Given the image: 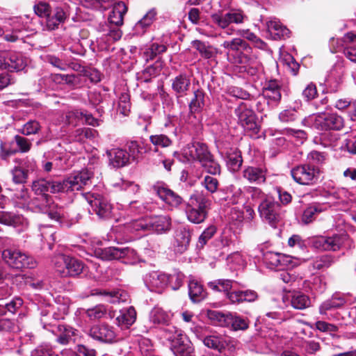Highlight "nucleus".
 I'll return each mask as SVG.
<instances>
[{
    "mask_svg": "<svg viewBox=\"0 0 356 356\" xmlns=\"http://www.w3.org/2000/svg\"><path fill=\"white\" fill-rule=\"evenodd\" d=\"M0 223L18 228V232L25 229L29 224L23 216L3 211H0Z\"/></svg>",
    "mask_w": 356,
    "mask_h": 356,
    "instance_id": "29",
    "label": "nucleus"
},
{
    "mask_svg": "<svg viewBox=\"0 0 356 356\" xmlns=\"http://www.w3.org/2000/svg\"><path fill=\"white\" fill-rule=\"evenodd\" d=\"M67 18V13L60 7H56L51 10L46 18V24L49 30H54L63 23Z\"/></svg>",
    "mask_w": 356,
    "mask_h": 356,
    "instance_id": "38",
    "label": "nucleus"
},
{
    "mask_svg": "<svg viewBox=\"0 0 356 356\" xmlns=\"http://www.w3.org/2000/svg\"><path fill=\"white\" fill-rule=\"evenodd\" d=\"M136 319V312L134 307L130 306L120 311V314L116 317V321L119 326L128 328Z\"/></svg>",
    "mask_w": 356,
    "mask_h": 356,
    "instance_id": "41",
    "label": "nucleus"
},
{
    "mask_svg": "<svg viewBox=\"0 0 356 356\" xmlns=\"http://www.w3.org/2000/svg\"><path fill=\"white\" fill-rule=\"evenodd\" d=\"M204 105V94L203 91L197 90L194 92V97L189 104L192 113L200 112Z\"/></svg>",
    "mask_w": 356,
    "mask_h": 356,
    "instance_id": "55",
    "label": "nucleus"
},
{
    "mask_svg": "<svg viewBox=\"0 0 356 356\" xmlns=\"http://www.w3.org/2000/svg\"><path fill=\"white\" fill-rule=\"evenodd\" d=\"M203 327H195L193 332L204 345L209 348L223 353L226 348V338L219 335H205L202 333Z\"/></svg>",
    "mask_w": 356,
    "mask_h": 356,
    "instance_id": "20",
    "label": "nucleus"
},
{
    "mask_svg": "<svg viewBox=\"0 0 356 356\" xmlns=\"http://www.w3.org/2000/svg\"><path fill=\"white\" fill-rule=\"evenodd\" d=\"M29 26L21 17H15L9 19L3 28L0 27V35L7 42H14L19 40H23L28 32Z\"/></svg>",
    "mask_w": 356,
    "mask_h": 356,
    "instance_id": "10",
    "label": "nucleus"
},
{
    "mask_svg": "<svg viewBox=\"0 0 356 356\" xmlns=\"http://www.w3.org/2000/svg\"><path fill=\"white\" fill-rule=\"evenodd\" d=\"M327 208L325 204L319 203H313L310 204L303 212L302 220L305 224H308L314 220L316 215L324 211Z\"/></svg>",
    "mask_w": 356,
    "mask_h": 356,
    "instance_id": "45",
    "label": "nucleus"
},
{
    "mask_svg": "<svg viewBox=\"0 0 356 356\" xmlns=\"http://www.w3.org/2000/svg\"><path fill=\"white\" fill-rule=\"evenodd\" d=\"M335 42L338 45L343 47L345 56L351 62L356 63V33L348 32L341 40L332 38L331 44H334Z\"/></svg>",
    "mask_w": 356,
    "mask_h": 356,
    "instance_id": "24",
    "label": "nucleus"
},
{
    "mask_svg": "<svg viewBox=\"0 0 356 356\" xmlns=\"http://www.w3.org/2000/svg\"><path fill=\"white\" fill-rule=\"evenodd\" d=\"M56 335V341L61 345H67L74 341L76 330L66 325H58L54 330Z\"/></svg>",
    "mask_w": 356,
    "mask_h": 356,
    "instance_id": "34",
    "label": "nucleus"
},
{
    "mask_svg": "<svg viewBox=\"0 0 356 356\" xmlns=\"http://www.w3.org/2000/svg\"><path fill=\"white\" fill-rule=\"evenodd\" d=\"M27 209L35 213H47L51 219L60 221L63 216L61 208H54L50 196H37L27 204Z\"/></svg>",
    "mask_w": 356,
    "mask_h": 356,
    "instance_id": "11",
    "label": "nucleus"
},
{
    "mask_svg": "<svg viewBox=\"0 0 356 356\" xmlns=\"http://www.w3.org/2000/svg\"><path fill=\"white\" fill-rule=\"evenodd\" d=\"M15 162L28 175L37 170L36 161L33 158L26 156L24 159H15Z\"/></svg>",
    "mask_w": 356,
    "mask_h": 356,
    "instance_id": "62",
    "label": "nucleus"
},
{
    "mask_svg": "<svg viewBox=\"0 0 356 356\" xmlns=\"http://www.w3.org/2000/svg\"><path fill=\"white\" fill-rule=\"evenodd\" d=\"M26 65V60L21 53L6 51L5 56V69L10 71L23 70Z\"/></svg>",
    "mask_w": 356,
    "mask_h": 356,
    "instance_id": "30",
    "label": "nucleus"
},
{
    "mask_svg": "<svg viewBox=\"0 0 356 356\" xmlns=\"http://www.w3.org/2000/svg\"><path fill=\"white\" fill-rule=\"evenodd\" d=\"M192 46L200 53V56L207 60L216 61L218 49L211 45L196 40L192 42Z\"/></svg>",
    "mask_w": 356,
    "mask_h": 356,
    "instance_id": "40",
    "label": "nucleus"
},
{
    "mask_svg": "<svg viewBox=\"0 0 356 356\" xmlns=\"http://www.w3.org/2000/svg\"><path fill=\"white\" fill-rule=\"evenodd\" d=\"M346 303V298L344 295L334 294L330 298L323 302L319 306L320 314L324 316L326 319L334 321L338 319L337 311Z\"/></svg>",
    "mask_w": 356,
    "mask_h": 356,
    "instance_id": "15",
    "label": "nucleus"
},
{
    "mask_svg": "<svg viewBox=\"0 0 356 356\" xmlns=\"http://www.w3.org/2000/svg\"><path fill=\"white\" fill-rule=\"evenodd\" d=\"M2 258L8 266L15 269L33 268L36 266V261L32 257L15 248L3 250Z\"/></svg>",
    "mask_w": 356,
    "mask_h": 356,
    "instance_id": "9",
    "label": "nucleus"
},
{
    "mask_svg": "<svg viewBox=\"0 0 356 356\" xmlns=\"http://www.w3.org/2000/svg\"><path fill=\"white\" fill-rule=\"evenodd\" d=\"M42 129L40 123L35 120H30L21 128L17 129V132L24 136L35 135L39 134Z\"/></svg>",
    "mask_w": 356,
    "mask_h": 356,
    "instance_id": "51",
    "label": "nucleus"
},
{
    "mask_svg": "<svg viewBox=\"0 0 356 356\" xmlns=\"http://www.w3.org/2000/svg\"><path fill=\"white\" fill-rule=\"evenodd\" d=\"M245 193L248 198H250L253 202H264L268 197L271 196L265 194L260 188L249 186L245 189Z\"/></svg>",
    "mask_w": 356,
    "mask_h": 356,
    "instance_id": "61",
    "label": "nucleus"
},
{
    "mask_svg": "<svg viewBox=\"0 0 356 356\" xmlns=\"http://www.w3.org/2000/svg\"><path fill=\"white\" fill-rule=\"evenodd\" d=\"M243 177L250 182L263 183L266 181V170L263 168L249 166L243 170Z\"/></svg>",
    "mask_w": 356,
    "mask_h": 356,
    "instance_id": "44",
    "label": "nucleus"
},
{
    "mask_svg": "<svg viewBox=\"0 0 356 356\" xmlns=\"http://www.w3.org/2000/svg\"><path fill=\"white\" fill-rule=\"evenodd\" d=\"M91 209L89 212L95 213L99 218L108 219L112 216L113 207L108 200L103 195L89 192L82 194Z\"/></svg>",
    "mask_w": 356,
    "mask_h": 356,
    "instance_id": "13",
    "label": "nucleus"
},
{
    "mask_svg": "<svg viewBox=\"0 0 356 356\" xmlns=\"http://www.w3.org/2000/svg\"><path fill=\"white\" fill-rule=\"evenodd\" d=\"M242 163L243 159L240 152L235 150L228 154L227 165L230 171H238L241 168Z\"/></svg>",
    "mask_w": 356,
    "mask_h": 356,
    "instance_id": "53",
    "label": "nucleus"
},
{
    "mask_svg": "<svg viewBox=\"0 0 356 356\" xmlns=\"http://www.w3.org/2000/svg\"><path fill=\"white\" fill-rule=\"evenodd\" d=\"M158 12L155 8L149 9L134 26L133 35L141 36L145 34L157 19Z\"/></svg>",
    "mask_w": 356,
    "mask_h": 356,
    "instance_id": "26",
    "label": "nucleus"
},
{
    "mask_svg": "<svg viewBox=\"0 0 356 356\" xmlns=\"http://www.w3.org/2000/svg\"><path fill=\"white\" fill-rule=\"evenodd\" d=\"M344 74L343 66L341 63L335 64L329 72L327 77V81L329 84L336 83L337 85L342 82Z\"/></svg>",
    "mask_w": 356,
    "mask_h": 356,
    "instance_id": "50",
    "label": "nucleus"
},
{
    "mask_svg": "<svg viewBox=\"0 0 356 356\" xmlns=\"http://www.w3.org/2000/svg\"><path fill=\"white\" fill-rule=\"evenodd\" d=\"M258 298L257 293L255 291L247 290H233L232 293L228 296V300L231 304L238 305L244 302H252Z\"/></svg>",
    "mask_w": 356,
    "mask_h": 356,
    "instance_id": "32",
    "label": "nucleus"
},
{
    "mask_svg": "<svg viewBox=\"0 0 356 356\" xmlns=\"http://www.w3.org/2000/svg\"><path fill=\"white\" fill-rule=\"evenodd\" d=\"M350 241L346 234H336L330 236H320L310 238L311 245L323 251H337Z\"/></svg>",
    "mask_w": 356,
    "mask_h": 356,
    "instance_id": "12",
    "label": "nucleus"
},
{
    "mask_svg": "<svg viewBox=\"0 0 356 356\" xmlns=\"http://www.w3.org/2000/svg\"><path fill=\"white\" fill-rule=\"evenodd\" d=\"M221 46L226 50L227 60L240 65L241 72L252 78L257 79L263 71L262 65L257 56L253 53L250 45L241 38L225 40Z\"/></svg>",
    "mask_w": 356,
    "mask_h": 356,
    "instance_id": "1",
    "label": "nucleus"
},
{
    "mask_svg": "<svg viewBox=\"0 0 356 356\" xmlns=\"http://www.w3.org/2000/svg\"><path fill=\"white\" fill-rule=\"evenodd\" d=\"M171 346L175 356H194V348L191 341L186 335H180Z\"/></svg>",
    "mask_w": 356,
    "mask_h": 356,
    "instance_id": "28",
    "label": "nucleus"
},
{
    "mask_svg": "<svg viewBox=\"0 0 356 356\" xmlns=\"http://www.w3.org/2000/svg\"><path fill=\"white\" fill-rule=\"evenodd\" d=\"M282 257L279 253L267 251L263 253L262 260L267 268L273 269L280 264Z\"/></svg>",
    "mask_w": 356,
    "mask_h": 356,
    "instance_id": "52",
    "label": "nucleus"
},
{
    "mask_svg": "<svg viewBox=\"0 0 356 356\" xmlns=\"http://www.w3.org/2000/svg\"><path fill=\"white\" fill-rule=\"evenodd\" d=\"M153 190L159 198L170 208L177 207L182 202V198L163 182H156Z\"/></svg>",
    "mask_w": 356,
    "mask_h": 356,
    "instance_id": "19",
    "label": "nucleus"
},
{
    "mask_svg": "<svg viewBox=\"0 0 356 356\" xmlns=\"http://www.w3.org/2000/svg\"><path fill=\"white\" fill-rule=\"evenodd\" d=\"M341 149L351 154H356V134L348 135L343 140Z\"/></svg>",
    "mask_w": 356,
    "mask_h": 356,
    "instance_id": "64",
    "label": "nucleus"
},
{
    "mask_svg": "<svg viewBox=\"0 0 356 356\" xmlns=\"http://www.w3.org/2000/svg\"><path fill=\"white\" fill-rule=\"evenodd\" d=\"M118 229L122 230L124 234L127 237V239L129 238L128 237L129 234H134L140 231L149 232L147 216L127 222L122 225V227H120Z\"/></svg>",
    "mask_w": 356,
    "mask_h": 356,
    "instance_id": "31",
    "label": "nucleus"
},
{
    "mask_svg": "<svg viewBox=\"0 0 356 356\" xmlns=\"http://www.w3.org/2000/svg\"><path fill=\"white\" fill-rule=\"evenodd\" d=\"M188 294L191 300L199 302L205 298L206 293L202 286L195 280H191L188 284Z\"/></svg>",
    "mask_w": 356,
    "mask_h": 356,
    "instance_id": "46",
    "label": "nucleus"
},
{
    "mask_svg": "<svg viewBox=\"0 0 356 356\" xmlns=\"http://www.w3.org/2000/svg\"><path fill=\"white\" fill-rule=\"evenodd\" d=\"M88 334L94 340L102 343H112L118 340L115 328L105 323L92 325Z\"/></svg>",
    "mask_w": 356,
    "mask_h": 356,
    "instance_id": "17",
    "label": "nucleus"
},
{
    "mask_svg": "<svg viewBox=\"0 0 356 356\" xmlns=\"http://www.w3.org/2000/svg\"><path fill=\"white\" fill-rule=\"evenodd\" d=\"M92 295H100L104 296V300L111 303L124 302L128 300V294L121 290L107 291L106 290H93Z\"/></svg>",
    "mask_w": 356,
    "mask_h": 356,
    "instance_id": "39",
    "label": "nucleus"
},
{
    "mask_svg": "<svg viewBox=\"0 0 356 356\" xmlns=\"http://www.w3.org/2000/svg\"><path fill=\"white\" fill-rule=\"evenodd\" d=\"M114 0H80L81 4L88 8L106 10Z\"/></svg>",
    "mask_w": 356,
    "mask_h": 356,
    "instance_id": "59",
    "label": "nucleus"
},
{
    "mask_svg": "<svg viewBox=\"0 0 356 356\" xmlns=\"http://www.w3.org/2000/svg\"><path fill=\"white\" fill-rule=\"evenodd\" d=\"M111 5L112 9L108 17L110 24H99L97 27L99 35L97 37L96 42L100 51H107L113 42L121 38L122 34L118 26L123 24L127 6L123 1H117L113 4L112 3Z\"/></svg>",
    "mask_w": 356,
    "mask_h": 356,
    "instance_id": "3",
    "label": "nucleus"
},
{
    "mask_svg": "<svg viewBox=\"0 0 356 356\" xmlns=\"http://www.w3.org/2000/svg\"><path fill=\"white\" fill-rule=\"evenodd\" d=\"M235 113L246 134L252 138H259L260 126L257 122L256 115L250 106L242 102L236 108Z\"/></svg>",
    "mask_w": 356,
    "mask_h": 356,
    "instance_id": "8",
    "label": "nucleus"
},
{
    "mask_svg": "<svg viewBox=\"0 0 356 356\" xmlns=\"http://www.w3.org/2000/svg\"><path fill=\"white\" fill-rule=\"evenodd\" d=\"M293 180L301 185H313L318 182L320 176L318 167L312 163L299 165L291 170Z\"/></svg>",
    "mask_w": 356,
    "mask_h": 356,
    "instance_id": "14",
    "label": "nucleus"
},
{
    "mask_svg": "<svg viewBox=\"0 0 356 356\" xmlns=\"http://www.w3.org/2000/svg\"><path fill=\"white\" fill-rule=\"evenodd\" d=\"M143 281L146 287L156 293H161L168 286L167 274L161 271H152L143 277Z\"/></svg>",
    "mask_w": 356,
    "mask_h": 356,
    "instance_id": "21",
    "label": "nucleus"
},
{
    "mask_svg": "<svg viewBox=\"0 0 356 356\" xmlns=\"http://www.w3.org/2000/svg\"><path fill=\"white\" fill-rule=\"evenodd\" d=\"M216 227L214 225H211L205 229L199 236L197 242V248L202 249L207 242L213 236L216 232Z\"/></svg>",
    "mask_w": 356,
    "mask_h": 356,
    "instance_id": "63",
    "label": "nucleus"
},
{
    "mask_svg": "<svg viewBox=\"0 0 356 356\" xmlns=\"http://www.w3.org/2000/svg\"><path fill=\"white\" fill-rule=\"evenodd\" d=\"M182 154L187 161L196 160L200 163L203 161H208L211 156L207 146L199 142L188 144L183 149Z\"/></svg>",
    "mask_w": 356,
    "mask_h": 356,
    "instance_id": "18",
    "label": "nucleus"
},
{
    "mask_svg": "<svg viewBox=\"0 0 356 356\" xmlns=\"http://www.w3.org/2000/svg\"><path fill=\"white\" fill-rule=\"evenodd\" d=\"M97 257L102 260L119 259L129 256H135L136 252L130 248H119L115 247H108L104 248H97L95 250Z\"/></svg>",
    "mask_w": 356,
    "mask_h": 356,
    "instance_id": "22",
    "label": "nucleus"
},
{
    "mask_svg": "<svg viewBox=\"0 0 356 356\" xmlns=\"http://www.w3.org/2000/svg\"><path fill=\"white\" fill-rule=\"evenodd\" d=\"M172 317V314L170 312L164 311L162 308L154 307L149 315L150 322L154 325H169Z\"/></svg>",
    "mask_w": 356,
    "mask_h": 356,
    "instance_id": "42",
    "label": "nucleus"
},
{
    "mask_svg": "<svg viewBox=\"0 0 356 356\" xmlns=\"http://www.w3.org/2000/svg\"><path fill=\"white\" fill-rule=\"evenodd\" d=\"M303 123L321 131L340 130L344 125L342 117L336 113L312 115L305 118Z\"/></svg>",
    "mask_w": 356,
    "mask_h": 356,
    "instance_id": "6",
    "label": "nucleus"
},
{
    "mask_svg": "<svg viewBox=\"0 0 356 356\" xmlns=\"http://www.w3.org/2000/svg\"><path fill=\"white\" fill-rule=\"evenodd\" d=\"M268 31L275 40L285 38L289 36L290 31L276 18L266 22Z\"/></svg>",
    "mask_w": 356,
    "mask_h": 356,
    "instance_id": "37",
    "label": "nucleus"
},
{
    "mask_svg": "<svg viewBox=\"0 0 356 356\" xmlns=\"http://www.w3.org/2000/svg\"><path fill=\"white\" fill-rule=\"evenodd\" d=\"M174 238L172 243V248L176 253L182 254L188 248L191 233L185 226L178 227L174 232Z\"/></svg>",
    "mask_w": 356,
    "mask_h": 356,
    "instance_id": "23",
    "label": "nucleus"
},
{
    "mask_svg": "<svg viewBox=\"0 0 356 356\" xmlns=\"http://www.w3.org/2000/svg\"><path fill=\"white\" fill-rule=\"evenodd\" d=\"M335 262V258L330 254H323L315 257L312 261L314 269L321 270L331 266Z\"/></svg>",
    "mask_w": 356,
    "mask_h": 356,
    "instance_id": "54",
    "label": "nucleus"
},
{
    "mask_svg": "<svg viewBox=\"0 0 356 356\" xmlns=\"http://www.w3.org/2000/svg\"><path fill=\"white\" fill-rule=\"evenodd\" d=\"M191 87V79L186 74H180L172 79V89L178 97L186 95Z\"/></svg>",
    "mask_w": 356,
    "mask_h": 356,
    "instance_id": "35",
    "label": "nucleus"
},
{
    "mask_svg": "<svg viewBox=\"0 0 356 356\" xmlns=\"http://www.w3.org/2000/svg\"><path fill=\"white\" fill-rule=\"evenodd\" d=\"M213 22L221 29H225L227 35L233 34L235 29L232 24H242L248 20V17L239 8H231L213 13L211 15Z\"/></svg>",
    "mask_w": 356,
    "mask_h": 356,
    "instance_id": "4",
    "label": "nucleus"
},
{
    "mask_svg": "<svg viewBox=\"0 0 356 356\" xmlns=\"http://www.w3.org/2000/svg\"><path fill=\"white\" fill-rule=\"evenodd\" d=\"M109 163L114 168H122L129 163V155L127 152L120 148H115L106 151Z\"/></svg>",
    "mask_w": 356,
    "mask_h": 356,
    "instance_id": "33",
    "label": "nucleus"
},
{
    "mask_svg": "<svg viewBox=\"0 0 356 356\" xmlns=\"http://www.w3.org/2000/svg\"><path fill=\"white\" fill-rule=\"evenodd\" d=\"M40 232L41 240L45 241L49 246V249L51 250L56 240V228L49 225H41Z\"/></svg>",
    "mask_w": 356,
    "mask_h": 356,
    "instance_id": "49",
    "label": "nucleus"
},
{
    "mask_svg": "<svg viewBox=\"0 0 356 356\" xmlns=\"http://www.w3.org/2000/svg\"><path fill=\"white\" fill-rule=\"evenodd\" d=\"M334 321H339L341 325H345L353 323H356V307L340 310L338 314V319Z\"/></svg>",
    "mask_w": 356,
    "mask_h": 356,
    "instance_id": "48",
    "label": "nucleus"
},
{
    "mask_svg": "<svg viewBox=\"0 0 356 356\" xmlns=\"http://www.w3.org/2000/svg\"><path fill=\"white\" fill-rule=\"evenodd\" d=\"M236 284V282L233 280L222 278L208 282L207 286L214 291L224 293L228 300V296L232 293L231 290L234 289Z\"/></svg>",
    "mask_w": 356,
    "mask_h": 356,
    "instance_id": "36",
    "label": "nucleus"
},
{
    "mask_svg": "<svg viewBox=\"0 0 356 356\" xmlns=\"http://www.w3.org/2000/svg\"><path fill=\"white\" fill-rule=\"evenodd\" d=\"M291 305L296 309H305L311 305V300L303 293L294 292L291 297Z\"/></svg>",
    "mask_w": 356,
    "mask_h": 356,
    "instance_id": "47",
    "label": "nucleus"
},
{
    "mask_svg": "<svg viewBox=\"0 0 356 356\" xmlns=\"http://www.w3.org/2000/svg\"><path fill=\"white\" fill-rule=\"evenodd\" d=\"M258 211L261 218L272 226L280 219L281 207L272 197L259 204Z\"/></svg>",
    "mask_w": 356,
    "mask_h": 356,
    "instance_id": "16",
    "label": "nucleus"
},
{
    "mask_svg": "<svg viewBox=\"0 0 356 356\" xmlns=\"http://www.w3.org/2000/svg\"><path fill=\"white\" fill-rule=\"evenodd\" d=\"M83 111L74 109L67 111L63 117L62 121L66 124L76 125L77 122L83 120Z\"/></svg>",
    "mask_w": 356,
    "mask_h": 356,
    "instance_id": "60",
    "label": "nucleus"
},
{
    "mask_svg": "<svg viewBox=\"0 0 356 356\" xmlns=\"http://www.w3.org/2000/svg\"><path fill=\"white\" fill-rule=\"evenodd\" d=\"M24 284L33 289L39 290L44 287L43 281L36 277L33 274H25L19 277Z\"/></svg>",
    "mask_w": 356,
    "mask_h": 356,
    "instance_id": "56",
    "label": "nucleus"
},
{
    "mask_svg": "<svg viewBox=\"0 0 356 356\" xmlns=\"http://www.w3.org/2000/svg\"><path fill=\"white\" fill-rule=\"evenodd\" d=\"M226 327L232 330H245L249 327V321L247 318L243 317L236 313H228Z\"/></svg>",
    "mask_w": 356,
    "mask_h": 356,
    "instance_id": "43",
    "label": "nucleus"
},
{
    "mask_svg": "<svg viewBox=\"0 0 356 356\" xmlns=\"http://www.w3.org/2000/svg\"><path fill=\"white\" fill-rule=\"evenodd\" d=\"M149 231L158 234L165 233L171 228V218L167 215L147 216Z\"/></svg>",
    "mask_w": 356,
    "mask_h": 356,
    "instance_id": "27",
    "label": "nucleus"
},
{
    "mask_svg": "<svg viewBox=\"0 0 356 356\" xmlns=\"http://www.w3.org/2000/svg\"><path fill=\"white\" fill-rule=\"evenodd\" d=\"M92 172L84 170L70 175L63 181H50L39 179L33 182L32 190L37 196H49L47 193H52L79 191L84 186L91 184Z\"/></svg>",
    "mask_w": 356,
    "mask_h": 356,
    "instance_id": "2",
    "label": "nucleus"
},
{
    "mask_svg": "<svg viewBox=\"0 0 356 356\" xmlns=\"http://www.w3.org/2000/svg\"><path fill=\"white\" fill-rule=\"evenodd\" d=\"M281 85L277 80L268 81L263 88L262 95L268 99L271 108L278 106L282 98Z\"/></svg>",
    "mask_w": 356,
    "mask_h": 356,
    "instance_id": "25",
    "label": "nucleus"
},
{
    "mask_svg": "<svg viewBox=\"0 0 356 356\" xmlns=\"http://www.w3.org/2000/svg\"><path fill=\"white\" fill-rule=\"evenodd\" d=\"M149 140L156 147L165 148L172 144V140L170 137L163 134L151 135L149 136Z\"/></svg>",
    "mask_w": 356,
    "mask_h": 356,
    "instance_id": "58",
    "label": "nucleus"
},
{
    "mask_svg": "<svg viewBox=\"0 0 356 356\" xmlns=\"http://www.w3.org/2000/svg\"><path fill=\"white\" fill-rule=\"evenodd\" d=\"M210 204V200L202 194L191 195L190 202L186 207L188 220L195 224L204 222L207 217Z\"/></svg>",
    "mask_w": 356,
    "mask_h": 356,
    "instance_id": "5",
    "label": "nucleus"
},
{
    "mask_svg": "<svg viewBox=\"0 0 356 356\" xmlns=\"http://www.w3.org/2000/svg\"><path fill=\"white\" fill-rule=\"evenodd\" d=\"M53 262L55 270L63 277L78 276L84 269L83 261L65 254L57 255Z\"/></svg>",
    "mask_w": 356,
    "mask_h": 356,
    "instance_id": "7",
    "label": "nucleus"
},
{
    "mask_svg": "<svg viewBox=\"0 0 356 356\" xmlns=\"http://www.w3.org/2000/svg\"><path fill=\"white\" fill-rule=\"evenodd\" d=\"M168 285L173 290L179 289L182 285L184 280V274L177 270H173L170 274H167Z\"/></svg>",
    "mask_w": 356,
    "mask_h": 356,
    "instance_id": "57",
    "label": "nucleus"
}]
</instances>
